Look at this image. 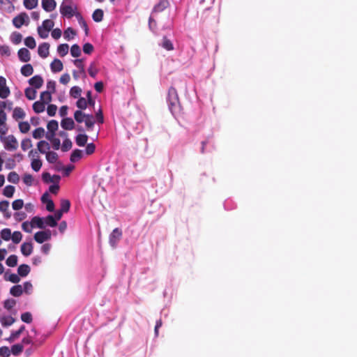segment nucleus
<instances>
[{
  "label": "nucleus",
  "instance_id": "nucleus-1",
  "mask_svg": "<svg viewBox=\"0 0 357 357\" xmlns=\"http://www.w3.org/2000/svg\"><path fill=\"white\" fill-rule=\"evenodd\" d=\"M60 13L64 17L70 19L73 16L76 17L77 13V6L73 0H63L60 6Z\"/></svg>",
  "mask_w": 357,
  "mask_h": 357
},
{
  "label": "nucleus",
  "instance_id": "nucleus-2",
  "mask_svg": "<svg viewBox=\"0 0 357 357\" xmlns=\"http://www.w3.org/2000/svg\"><path fill=\"white\" fill-rule=\"evenodd\" d=\"M167 102L169 108L172 113L180 111V102L176 90L174 87H170L168 91Z\"/></svg>",
  "mask_w": 357,
  "mask_h": 357
},
{
  "label": "nucleus",
  "instance_id": "nucleus-3",
  "mask_svg": "<svg viewBox=\"0 0 357 357\" xmlns=\"http://www.w3.org/2000/svg\"><path fill=\"white\" fill-rule=\"evenodd\" d=\"M0 141L3 143L4 149L7 151H13L18 147V142L16 137L13 135L0 136Z\"/></svg>",
  "mask_w": 357,
  "mask_h": 357
},
{
  "label": "nucleus",
  "instance_id": "nucleus-4",
  "mask_svg": "<svg viewBox=\"0 0 357 357\" xmlns=\"http://www.w3.org/2000/svg\"><path fill=\"white\" fill-rule=\"evenodd\" d=\"M52 234L49 229L40 231L34 234V240L38 243H43L51 238Z\"/></svg>",
  "mask_w": 357,
  "mask_h": 357
},
{
  "label": "nucleus",
  "instance_id": "nucleus-5",
  "mask_svg": "<svg viewBox=\"0 0 357 357\" xmlns=\"http://www.w3.org/2000/svg\"><path fill=\"white\" fill-rule=\"evenodd\" d=\"M122 237V231L119 228H115L109 235V244L112 248H115Z\"/></svg>",
  "mask_w": 357,
  "mask_h": 357
},
{
  "label": "nucleus",
  "instance_id": "nucleus-6",
  "mask_svg": "<svg viewBox=\"0 0 357 357\" xmlns=\"http://www.w3.org/2000/svg\"><path fill=\"white\" fill-rule=\"evenodd\" d=\"M26 21L29 22V16L26 13H21L13 18V23L16 28L20 29L26 23Z\"/></svg>",
  "mask_w": 357,
  "mask_h": 357
},
{
  "label": "nucleus",
  "instance_id": "nucleus-7",
  "mask_svg": "<svg viewBox=\"0 0 357 357\" xmlns=\"http://www.w3.org/2000/svg\"><path fill=\"white\" fill-rule=\"evenodd\" d=\"M42 8L46 12H51L56 8V2L55 0H42Z\"/></svg>",
  "mask_w": 357,
  "mask_h": 357
},
{
  "label": "nucleus",
  "instance_id": "nucleus-8",
  "mask_svg": "<svg viewBox=\"0 0 357 357\" xmlns=\"http://www.w3.org/2000/svg\"><path fill=\"white\" fill-rule=\"evenodd\" d=\"M19 59L22 62H28L31 59V55L29 51L26 48H21L17 52Z\"/></svg>",
  "mask_w": 357,
  "mask_h": 357
},
{
  "label": "nucleus",
  "instance_id": "nucleus-9",
  "mask_svg": "<svg viewBox=\"0 0 357 357\" xmlns=\"http://www.w3.org/2000/svg\"><path fill=\"white\" fill-rule=\"evenodd\" d=\"M50 44L47 43H43L38 46V53L42 58H46L49 55Z\"/></svg>",
  "mask_w": 357,
  "mask_h": 357
},
{
  "label": "nucleus",
  "instance_id": "nucleus-10",
  "mask_svg": "<svg viewBox=\"0 0 357 357\" xmlns=\"http://www.w3.org/2000/svg\"><path fill=\"white\" fill-rule=\"evenodd\" d=\"M29 83L35 89H40L43 84V79L40 75H35L29 80Z\"/></svg>",
  "mask_w": 357,
  "mask_h": 357
},
{
  "label": "nucleus",
  "instance_id": "nucleus-11",
  "mask_svg": "<svg viewBox=\"0 0 357 357\" xmlns=\"http://www.w3.org/2000/svg\"><path fill=\"white\" fill-rule=\"evenodd\" d=\"M169 6L168 0H160L153 8V13H161Z\"/></svg>",
  "mask_w": 357,
  "mask_h": 357
},
{
  "label": "nucleus",
  "instance_id": "nucleus-12",
  "mask_svg": "<svg viewBox=\"0 0 357 357\" xmlns=\"http://www.w3.org/2000/svg\"><path fill=\"white\" fill-rule=\"evenodd\" d=\"M61 126L64 130H71L75 128V122L71 118H64L61 121Z\"/></svg>",
  "mask_w": 357,
  "mask_h": 357
},
{
  "label": "nucleus",
  "instance_id": "nucleus-13",
  "mask_svg": "<svg viewBox=\"0 0 357 357\" xmlns=\"http://www.w3.org/2000/svg\"><path fill=\"white\" fill-rule=\"evenodd\" d=\"M50 68L53 73H59L63 70V65L61 60L54 59L50 64Z\"/></svg>",
  "mask_w": 357,
  "mask_h": 357
},
{
  "label": "nucleus",
  "instance_id": "nucleus-14",
  "mask_svg": "<svg viewBox=\"0 0 357 357\" xmlns=\"http://www.w3.org/2000/svg\"><path fill=\"white\" fill-rule=\"evenodd\" d=\"M24 330L25 326L24 325L21 326V327L17 331H13L10 337H8L6 340L8 341L9 342H14L15 340L19 338V337L24 331Z\"/></svg>",
  "mask_w": 357,
  "mask_h": 357
},
{
  "label": "nucleus",
  "instance_id": "nucleus-15",
  "mask_svg": "<svg viewBox=\"0 0 357 357\" xmlns=\"http://www.w3.org/2000/svg\"><path fill=\"white\" fill-rule=\"evenodd\" d=\"M9 207V202L3 200L0 202V211L4 213V217L9 219L11 216L10 213L8 211Z\"/></svg>",
  "mask_w": 357,
  "mask_h": 357
},
{
  "label": "nucleus",
  "instance_id": "nucleus-16",
  "mask_svg": "<svg viewBox=\"0 0 357 357\" xmlns=\"http://www.w3.org/2000/svg\"><path fill=\"white\" fill-rule=\"evenodd\" d=\"M37 227L40 229H44L45 225L44 224V219L38 216L33 217L31 220V227Z\"/></svg>",
  "mask_w": 357,
  "mask_h": 357
},
{
  "label": "nucleus",
  "instance_id": "nucleus-17",
  "mask_svg": "<svg viewBox=\"0 0 357 357\" xmlns=\"http://www.w3.org/2000/svg\"><path fill=\"white\" fill-rule=\"evenodd\" d=\"M7 107V102L0 100V123L5 124L6 123L7 115L4 109Z\"/></svg>",
  "mask_w": 357,
  "mask_h": 357
},
{
  "label": "nucleus",
  "instance_id": "nucleus-18",
  "mask_svg": "<svg viewBox=\"0 0 357 357\" xmlns=\"http://www.w3.org/2000/svg\"><path fill=\"white\" fill-rule=\"evenodd\" d=\"M21 252L23 255L29 256L33 252V244L31 243H23L21 245Z\"/></svg>",
  "mask_w": 357,
  "mask_h": 357
},
{
  "label": "nucleus",
  "instance_id": "nucleus-19",
  "mask_svg": "<svg viewBox=\"0 0 357 357\" xmlns=\"http://www.w3.org/2000/svg\"><path fill=\"white\" fill-rule=\"evenodd\" d=\"M38 150L40 153H45L50 151V146L46 141L42 140L38 142L37 144Z\"/></svg>",
  "mask_w": 357,
  "mask_h": 357
},
{
  "label": "nucleus",
  "instance_id": "nucleus-20",
  "mask_svg": "<svg viewBox=\"0 0 357 357\" xmlns=\"http://www.w3.org/2000/svg\"><path fill=\"white\" fill-rule=\"evenodd\" d=\"M25 112L22 108L17 107L13 109V118L15 121L23 119L25 117Z\"/></svg>",
  "mask_w": 357,
  "mask_h": 357
},
{
  "label": "nucleus",
  "instance_id": "nucleus-21",
  "mask_svg": "<svg viewBox=\"0 0 357 357\" xmlns=\"http://www.w3.org/2000/svg\"><path fill=\"white\" fill-rule=\"evenodd\" d=\"M160 45L167 51H172L174 48L172 42L167 36H163Z\"/></svg>",
  "mask_w": 357,
  "mask_h": 357
},
{
  "label": "nucleus",
  "instance_id": "nucleus-22",
  "mask_svg": "<svg viewBox=\"0 0 357 357\" xmlns=\"http://www.w3.org/2000/svg\"><path fill=\"white\" fill-rule=\"evenodd\" d=\"M41 342H38L37 340H33V338L28 335L25 337H24L22 340V344L24 345H28L31 344L34 347H38L41 344Z\"/></svg>",
  "mask_w": 357,
  "mask_h": 357
},
{
  "label": "nucleus",
  "instance_id": "nucleus-23",
  "mask_svg": "<svg viewBox=\"0 0 357 357\" xmlns=\"http://www.w3.org/2000/svg\"><path fill=\"white\" fill-rule=\"evenodd\" d=\"M30 267L27 264H21L17 268V273L21 277H26L30 273Z\"/></svg>",
  "mask_w": 357,
  "mask_h": 357
},
{
  "label": "nucleus",
  "instance_id": "nucleus-24",
  "mask_svg": "<svg viewBox=\"0 0 357 357\" xmlns=\"http://www.w3.org/2000/svg\"><path fill=\"white\" fill-rule=\"evenodd\" d=\"M76 18L80 26L84 30L85 34L87 36L89 34V27L86 21L84 20V19L80 13H77L76 15Z\"/></svg>",
  "mask_w": 357,
  "mask_h": 357
},
{
  "label": "nucleus",
  "instance_id": "nucleus-25",
  "mask_svg": "<svg viewBox=\"0 0 357 357\" xmlns=\"http://www.w3.org/2000/svg\"><path fill=\"white\" fill-rule=\"evenodd\" d=\"M88 140V136L85 134H79L75 137V142L79 146H84Z\"/></svg>",
  "mask_w": 357,
  "mask_h": 357
},
{
  "label": "nucleus",
  "instance_id": "nucleus-26",
  "mask_svg": "<svg viewBox=\"0 0 357 357\" xmlns=\"http://www.w3.org/2000/svg\"><path fill=\"white\" fill-rule=\"evenodd\" d=\"M10 293L11 295L15 297L20 296L23 293L22 286L20 284H17L11 287L10 290Z\"/></svg>",
  "mask_w": 357,
  "mask_h": 357
},
{
  "label": "nucleus",
  "instance_id": "nucleus-27",
  "mask_svg": "<svg viewBox=\"0 0 357 357\" xmlns=\"http://www.w3.org/2000/svg\"><path fill=\"white\" fill-rule=\"evenodd\" d=\"M104 13L102 9L95 10L92 14V18L96 22H100L103 19Z\"/></svg>",
  "mask_w": 357,
  "mask_h": 357
},
{
  "label": "nucleus",
  "instance_id": "nucleus-28",
  "mask_svg": "<svg viewBox=\"0 0 357 357\" xmlns=\"http://www.w3.org/2000/svg\"><path fill=\"white\" fill-rule=\"evenodd\" d=\"M45 109V104L40 100L36 101L33 104V109L37 114L44 112Z\"/></svg>",
  "mask_w": 357,
  "mask_h": 357
},
{
  "label": "nucleus",
  "instance_id": "nucleus-29",
  "mask_svg": "<svg viewBox=\"0 0 357 357\" xmlns=\"http://www.w3.org/2000/svg\"><path fill=\"white\" fill-rule=\"evenodd\" d=\"M33 68L31 64L24 65L21 68V73L25 77H29V76L33 74Z\"/></svg>",
  "mask_w": 357,
  "mask_h": 357
},
{
  "label": "nucleus",
  "instance_id": "nucleus-30",
  "mask_svg": "<svg viewBox=\"0 0 357 357\" xmlns=\"http://www.w3.org/2000/svg\"><path fill=\"white\" fill-rule=\"evenodd\" d=\"M82 157V151L79 149L74 150L70 155V161L72 162H76L79 160Z\"/></svg>",
  "mask_w": 357,
  "mask_h": 357
},
{
  "label": "nucleus",
  "instance_id": "nucleus-31",
  "mask_svg": "<svg viewBox=\"0 0 357 357\" xmlns=\"http://www.w3.org/2000/svg\"><path fill=\"white\" fill-rule=\"evenodd\" d=\"M86 116L87 114H85L81 110H77L74 113L75 120L79 123L84 122V119L86 118Z\"/></svg>",
  "mask_w": 357,
  "mask_h": 357
},
{
  "label": "nucleus",
  "instance_id": "nucleus-32",
  "mask_svg": "<svg viewBox=\"0 0 357 357\" xmlns=\"http://www.w3.org/2000/svg\"><path fill=\"white\" fill-rule=\"evenodd\" d=\"M58 154L54 151H47L46 153V159L50 163H55L58 160Z\"/></svg>",
  "mask_w": 357,
  "mask_h": 357
},
{
  "label": "nucleus",
  "instance_id": "nucleus-33",
  "mask_svg": "<svg viewBox=\"0 0 357 357\" xmlns=\"http://www.w3.org/2000/svg\"><path fill=\"white\" fill-rule=\"evenodd\" d=\"M69 50V46L68 44H61L57 47V52L61 56H66Z\"/></svg>",
  "mask_w": 357,
  "mask_h": 357
},
{
  "label": "nucleus",
  "instance_id": "nucleus-34",
  "mask_svg": "<svg viewBox=\"0 0 357 357\" xmlns=\"http://www.w3.org/2000/svg\"><path fill=\"white\" fill-rule=\"evenodd\" d=\"M24 349V346L22 344H15L11 347L10 351L14 356L20 355Z\"/></svg>",
  "mask_w": 357,
  "mask_h": 357
},
{
  "label": "nucleus",
  "instance_id": "nucleus-35",
  "mask_svg": "<svg viewBox=\"0 0 357 357\" xmlns=\"http://www.w3.org/2000/svg\"><path fill=\"white\" fill-rule=\"evenodd\" d=\"M38 3V0H24L23 4L24 6L29 10H31L37 7Z\"/></svg>",
  "mask_w": 357,
  "mask_h": 357
},
{
  "label": "nucleus",
  "instance_id": "nucleus-36",
  "mask_svg": "<svg viewBox=\"0 0 357 357\" xmlns=\"http://www.w3.org/2000/svg\"><path fill=\"white\" fill-rule=\"evenodd\" d=\"M6 264L10 267L16 266L17 264V257L15 255H10L6 261Z\"/></svg>",
  "mask_w": 357,
  "mask_h": 357
},
{
  "label": "nucleus",
  "instance_id": "nucleus-37",
  "mask_svg": "<svg viewBox=\"0 0 357 357\" xmlns=\"http://www.w3.org/2000/svg\"><path fill=\"white\" fill-rule=\"evenodd\" d=\"M44 224L47 226L54 227L57 225V222L53 215H49L45 218V219H44Z\"/></svg>",
  "mask_w": 357,
  "mask_h": 357
},
{
  "label": "nucleus",
  "instance_id": "nucleus-38",
  "mask_svg": "<svg viewBox=\"0 0 357 357\" xmlns=\"http://www.w3.org/2000/svg\"><path fill=\"white\" fill-rule=\"evenodd\" d=\"M40 101L45 102V104H47L52 100V94L51 92L49 91H43L40 93Z\"/></svg>",
  "mask_w": 357,
  "mask_h": 357
},
{
  "label": "nucleus",
  "instance_id": "nucleus-39",
  "mask_svg": "<svg viewBox=\"0 0 357 357\" xmlns=\"http://www.w3.org/2000/svg\"><path fill=\"white\" fill-rule=\"evenodd\" d=\"M76 35V31L71 27H68L66 30L64 31L63 36L64 38L67 40H70L73 38Z\"/></svg>",
  "mask_w": 357,
  "mask_h": 357
},
{
  "label": "nucleus",
  "instance_id": "nucleus-40",
  "mask_svg": "<svg viewBox=\"0 0 357 357\" xmlns=\"http://www.w3.org/2000/svg\"><path fill=\"white\" fill-rule=\"evenodd\" d=\"M42 161L38 158H33L31 166L33 171L38 172L42 167Z\"/></svg>",
  "mask_w": 357,
  "mask_h": 357
},
{
  "label": "nucleus",
  "instance_id": "nucleus-41",
  "mask_svg": "<svg viewBox=\"0 0 357 357\" xmlns=\"http://www.w3.org/2000/svg\"><path fill=\"white\" fill-rule=\"evenodd\" d=\"M15 187L13 185H6L3 190V195L6 197H12L15 192Z\"/></svg>",
  "mask_w": 357,
  "mask_h": 357
},
{
  "label": "nucleus",
  "instance_id": "nucleus-42",
  "mask_svg": "<svg viewBox=\"0 0 357 357\" xmlns=\"http://www.w3.org/2000/svg\"><path fill=\"white\" fill-rule=\"evenodd\" d=\"M47 128L49 132L55 133V132L58 130L59 128L58 122L55 120H51L50 121L48 122Z\"/></svg>",
  "mask_w": 357,
  "mask_h": 357
},
{
  "label": "nucleus",
  "instance_id": "nucleus-43",
  "mask_svg": "<svg viewBox=\"0 0 357 357\" xmlns=\"http://www.w3.org/2000/svg\"><path fill=\"white\" fill-rule=\"evenodd\" d=\"M25 96L29 100H34L36 97V91L32 88H27L24 91Z\"/></svg>",
  "mask_w": 357,
  "mask_h": 357
},
{
  "label": "nucleus",
  "instance_id": "nucleus-44",
  "mask_svg": "<svg viewBox=\"0 0 357 357\" xmlns=\"http://www.w3.org/2000/svg\"><path fill=\"white\" fill-rule=\"evenodd\" d=\"M84 122L87 128V129H91L95 123L94 117L92 114H87L86 118L84 119Z\"/></svg>",
  "mask_w": 357,
  "mask_h": 357
},
{
  "label": "nucleus",
  "instance_id": "nucleus-45",
  "mask_svg": "<svg viewBox=\"0 0 357 357\" xmlns=\"http://www.w3.org/2000/svg\"><path fill=\"white\" fill-rule=\"evenodd\" d=\"M7 179L13 183H17L20 181V176L15 172H11L8 174Z\"/></svg>",
  "mask_w": 357,
  "mask_h": 357
},
{
  "label": "nucleus",
  "instance_id": "nucleus-46",
  "mask_svg": "<svg viewBox=\"0 0 357 357\" xmlns=\"http://www.w3.org/2000/svg\"><path fill=\"white\" fill-rule=\"evenodd\" d=\"M11 230L8 228L3 229L1 232V238L4 241H9L11 238Z\"/></svg>",
  "mask_w": 357,
  "mask_h": 357
},
{
  "label": "nucleus",
  "instance_id": "nucleus-47",
  "mask_svg": "<svg viewBox=\"0 0 357 357\" xmlns=\"http://www.w3.org/2000/svg\"><path fill=\"white\" fill-rule=\"evenodd\" d=\"M81 93H82L81 88L79 86H73L70 91V96H72L74 98H77L79 97L81 95Z\"/></svg>",
  "mask_w": 357,
  "mask_h": 357
},
{
  "label": "nucleus",
  "instance_id": "nucleus-48",
  "mask_svg": "<svg viewBox=\"0 0 357 357\" xmlns=\"http://www.w3.org/2000/svg\"><path fill=\"white\" fill-rule=\"evenodd\" d=\"M74 64L79 69L80 74L83 75L84 76L86 75L85 74V70H84V66L83 64V59H77L74 61Z\"/></svg>",
  "mask_w": 357,
  "mask_h": 357
},
{
  "label": "nucleus",
  "instance_id": "nucleus-49",
  "mask_svg": "<svg viewBox=\"0 0 357 357\" xmlns=\"http://www.w3.org/2000/svg\"><path fill=\"white\" fill-rule=\"evenodd\" d=\"M24 44L30 49H34L36 46L35 39L32 36H28L24 39Z\"/></svg>",
  "mask_w": 357,
  "mask_h": 357
},
{
  "label": "nucleus",
  "instance_id": "nucleus-50",
  "mask_svg": "<svg viewBox=\"0 0 357 357\" xmlns=\"http://www.w3.org/2000/svg\"><path fill=\"white\" fill-rule=\"evenodd\" d=\"M32 142L30 139L26 138L21 142V148L24 151L32 147Z\"/></svg>",
  "mask_w": 357,
  "mask_h": 357
},
{
  "label": "nucleus",
  "instance_id": "nucleus-51",
  "mask_svg": "<svg viewBox=\"0 0 357 357\" xmlns=\"http://www.w3.org/2000/svg\"><path fill=\"white\" fill-rule=\"evenodd\" d=\"M70 54L73 57H79L81 55V49L77 44L72 45L70 48Z\"/></svg>",
  "mask_w": 357,
  "mask_h": 357
},
{
  "label": "nucleus",
  "instance_id": "nucleus-52",
  "mask_svg": "<svg viewBox=\"0 0 357 357\" xmlns=\"http://www.w3.org/2000/svg\"><path fill=\"white\" fill-rule=\"evenodd\" d=\"M89 74L91 77H95L98 73V70L96 67V64L95 62L91 63L89 68L88 69Z\"/></svg>",
  "mask_w": 357,
  "mask_h": 357
},
{
  "label": "nucleus",
  "instance_id": "nucleus-53",
  "mask_svg": "<svg viewBox=\"0 0 357 357\" xmlns=\"http://www.w3.org/2000/svg\"><path fill=\"white\" fill-rule=\"evenodd\" d=\"M70 207V202L68 199H62L61 201V208L59 210L64 213H67Z\"/></svg>",
  "mask_w": 357,
  "mask_h": 357
},
{
  "label": "nucleus",
  "instance_id": "nucleus-54",
  "mask_svg": "<svg viewBox=\"0 0 357 357\" xmlns=\"http://www.w3.org/2000/svg\"><path fill=\"white\" fill-rule=\"evenodd\" d=\"M1 322L3 326H9L15 322V319L10 316L4 317L1 318Z\"/></svg>",
  "mask_w": 357,
  "mask_h": 357
},
{
  "label": "nucleus",
  "instance_id": "nucleus-55",
  "mask_svg": "<svg viewBox=\"0 0 357 357\" xmlns=\"http://www.w3.org/2000/svg\"><path fill=\"white\" fill-rule=\"evenodd\" d=\"M72 146H73V144H72L71 140L68 138H66L63 142V144L61 146V150L63 152H66V151H69L72 148Z\"/></svg>",
  "mask_w": 357,
  "mask_h": 357
},
{
  "label": "nucleus",
  "instance_id": "nucleus-56",
  "mask_svg": "<svg viewBox=\"0 0 357 357\" xmlns=\"http://www.w3.org/2000/svg\"><path fill=\"white\" fill-rule=\"evenodd\" d=\"M19 129L21 132L26 133L30 130V125L27 121H22L19 123Z\"/></svg>",
  "mask_w": 357,
  "mask_h": 357
},
{
  "label": "nucleus",
  "instance_id": "nucleus-57",
  "mask_svg": "<svg viewBox=\"0 0 357 357\" xmlns=\"http://www.w3.org/2000/svg\"><path fill=\"white\" fill-rule=\"evenodd\" d=\"M44 134H45L44 128L40 127L33 130V137L35 139H40L43 137Z\"/></svg>",
  "mask_w": 357,
  "mask_h": 357
},
{
  "label": "nucleus",
  "instance_id": "nucleus-58",
  "mask_svg": "<svg viewBox=\"0 0 357 357\" xmlns=\"http://www.w3.org/2000/svg\"><path fill=\"white\" fill-rule=\"evenodd\" d=\"M54 23L51 20H45L43 22L42 28L50 31L54 26Z\"/></svg>",
  "mask_w": 357,
  "mask_h": 357
},
{
  "label": "nucleus",
  "instance_id": "nucleus-59",
  "mask_svg": "<svg viewBox=\"0 0 357 357\" xmlns=\"http://www.w3.org/2000/svg\"><path fill=\"white\" fill-rule=\"evenodd\" d=\"M77 107L79 109V110L85 109L87 107V102L84 98H79L76 102Z\"/></svg>",
  "mask_w": 357,
  "mask_h": 357
},
{
  "label": "nucleus",
  "instance_id": "nucleus-60",
  "mask_svg": "<svg viewBox=\"0 0 357 357\" xmlns=\"http://www.w3.org/2000/svg\"><path fill=\"white\" fill-rule=\"evenodd\" d=\"M22 39V36L20 33L14 32L11 36V41L14 44H19L21 43Z\"/></svg>",
  "mask_w": 357,
  "mask_h": 357
},
{
  "label": "nucleus",
  "instance_id": "nucleus-61",
  "mask_svg": "<svg viewBox=\"0 0 357 357\" xmlns=\"http://www.w3.org/2000/svg\"><path fill=\"white\" fill-rule=\"evenodd\" d=\"M22 238V234H21L20 231H14L11 234V239L14 243H16V244L19 243L21 241Z\"/></svg>",
  "mask_w": 357,
  "mask_h": 357
},
{
  "label": "nucleus",
  "instance_id": "nucleus-62",
  "mask_svg": "<svg viewBox=\"0 0 357 357\" xmlns=\"http://www.w3.org/2000/svg\"><path fill=\"white\" fill-rule=\"evenodd\" d=\"M10 93V89L7 86H5L3 87H0V98H2V99L6 98L7 97L9 96Z\"/></svg>",
  "mask_w": 357,
  "mask_h": 357
},
{
  "label": "nucleus",
  "instance_id": "nucleus-63",
  "mask_svg": "<svg viewBox=\"0 0 357 357\" xmlns=\"http://www.w3.org/2000/svg\"><path fill=\"white\" fill-rule=\"evenodd\" d=\"M23 206L24 202L21 199H16L12 203V207L15 211L21 209L23 207Z\"/></svg>",
  "mask_w": 357,
  "mask_h": 357
},
{
  "label": "nucleus",
  "instance_id": "nucleus-64",
  "mask_svg": "<svg viewBox=\"0 0 357 357\" xmlns=\"http://www.w3.org/2000/svg\"><path fill=\"white\" fill-rule=\"evenodd\" d=\"M10 349L6 346L0 347V356L1 357H9L10 356Z\"/></svg>",
  "mask_w": 357,
  "mask_h": 357
}]
</instances>
